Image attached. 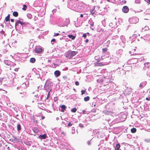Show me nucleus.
Instances as JSON below:
<instances>
[{
    "instance_id": "obj_1",
    "label": "nucleus",
    "mask_w": 150,
    "mask_h": 150,
    "mask_svg": "<svg viewBox=\"0 0 150 150\" xmlns=\"http://www.w3.org/2000/svg\"><path fill=\"white\" fill-rule=\"evenodd\" d=\"M78 52L77 51H71V50H69L65 53V56L67 58L71 59L77 54Z\"/></svg>"
},
{
    "instance_id": "obj_2",
    "label": "nucleus",
    "mask_w": 150,
    "mask_h": 150,
    "mask_svg": "<svg viewBox=\"0 0 150 150\" xmlns=\"http://www.w3.org/2000/svg\"><path fill=\"white\" fill-rule=\"evenodd\" d=\"M43 49L42 47H37L35 49V53L38 54H40L42 52Z\"/></svg>"
},
{
    "instance_id": "obj_3",
    "label": "nucleus",
    "mask_w": 150,
    "mask_h": 150,
    "mask_svg": "<svg viewBox=\"0 0 150 150\" xmlns=\"http://www.w3.org/2000/svg\"><path fill=\"white\" fill-rule=\"evenodd\" d=\"M129 10V8L127 6H125L123 7L122 8V11L123 12L125 13H127Z\"/></svg>"
},
{
    "instance_id": "obj_4",
    "label": "nucleus",
    "mask_w": 150,
    "mask_h": 150,
    "mask_svg": "<svg viewBox=\"0 0 150 150\" xmlns=\"http://www.w3.org/2000/svg\"><path fill=\"white\" fill-rule=\"evenodd\" d=\"M61 74L60 71L59 70H56L55 71L54 74L56 77H57L59 76Z\"/></svg>"
},
{
    "instance_id": "obj_5",
    "label": "nucleus",
    "mask_w": 150,
    "mask_h": 150,
    "mask_svg": "<svg viewBox=\"0 0 150 150\" xmlns=\"http://www.w3.org/2000/svg\"><path fill=\"white\" fill-rule=\"evenodd\" d=\"M19 24H21V25H23L24 24V23L23 22H22L20 21H16L15 23V26L18 25Z\"/></svg>"
},
{
    "instance_id": "obj_6",
    "label": "nucleus",
    "mask_w": 150,
    "mask_h": 150,
    "mask_svg": "<svg viewBox=\"0 0 150 150\" xmlns=\"http://www.w3.org/2000/svg\"><path fill=\"white\" fill-rule=\"evenodd\" d=\"M60 107L62 108L61 110V112H64L66 109V106L64 105H60Z\"/></svg>"
},
{
    "instance_id": "obj_7",
    "label": "nucleus",
    "mask_w": 150,
    "mask_h": 150,
    "mask_svg": "<svg viewBox=\"0 0 150 150\" xmlns=\"http://www.w3.org/2000/svg\"><path fill=\"white\" fill-rule=\"evenodd\" d=\"M46 137L47 135L45 134L43 135H40L39 137L40 139H45L46 138Z\"/></svg>"
},
{
    "instance_id": "obj_8",
    "label": "nucleus",
    "mask_w": 150,
    "mask_h": 150,
    "mask_svg": "<svg viewBox=\"0 0 150 150\" xmlns=\"http://www.w3.org/2000/svg\"><path fill=\"white\" fill-rule=\"evenodd\" d=\"M120 147V144L119 143H118V144H117L116 146H115V150H119Z\"/></svg>"
},
{
    "instance_id": "obj_9",
    "label": "nucleus",
    "mask_w": 150,
    "mask_h": 150,
    "mask_svg": "<svg viewBox=\"0 0 150 150\" xmlns=\"http://www.w3.org/2000/svg\"><path fill=\"white\" fill-rule=\"evenodd\" d=\"M10 15L8 14L7 17H6L5 18V20L6 22L10 20Z\"/></svg>"
},
{
    "instance_id": "obj_10",
    "label": "nucleus",
    "mask_w": 150,
    "mask_h": 150,
    "mask_svg": "<svg viewBox=\"0 0 150 150\" xmlns=\"http://www.w3.org/2000/svg\"><path fill=\"white\" fill-rule=\"evenodd\" d=\"M13 16L15 17H17L18 15V13L17 11H14L13 13Z\"/></svg>"
},
{
    "instance_id": "obj_11",
    "label": "nucleus",
    "mask_w": 150,
    "mask_h": 150,
    "mask_svg": "<svg viewBox=\"0 0 150 150\" xmlns=\"http://www.w3.org/2000/svg\"><path fill=\"white\" fill-rule=\"evenodd\" d=\"M68 36L69 38H71V39L72 40H74L75 39V37L74 36H73L72 35H69Z\"/></svg>"
},
{
    "instance_id": "obj_12",
    "label": "nucleus",
    "mask_w": 150,
    "mask_h": 150,
    "mask_svg": "<svg viewBox=\"0 0 150 150\" xmlns=\"http://www.w3.org/2000/svg\"><path fill=\"white\" fill-rule=\"evenodd\" d=\"M131 131L132 133H134L137 131V129L134 128H132L131 129Z\"/></svg>"
},
{
    "instance_id": "obj_13",
    "label": "nucleus",
    "mask_w": 150,
    "mask_h": 150,
    "mask_svg": "<svg viewBox=\"0 0 150 150\" xmlns=\"http://www.w3.org/2000/svg\"><path fill=\"white\" fill-rule=\"evenodd\" d=\"M35 62V59L34 58H31L30 59V62L32 63H34Z\"/></svg>"
},
{
    "instance_id": "obj_14",
    "label": "nucleus",
    "mask_w": 150,
    "mask_h": 150,
    "mask_svg": "<svg viewBox=\"0 0 150 150\" xmlns=\"http://www.w3.org/2000/svg\"><path fill=\"white\" fill-rule=\"evenodd\" d=\"M17 129L18 131H19L21 129V125L20 124L18 125L17 127Z\"/></svg>"
},
{
    "instance_id": "obj_15",
    "label": "nucleus",
    "mask_w": 150,
    "mask_h": 150,
    "mask_svg": "<svg viewBox=\"0 0 150 150\" xmlns=\"http://www.w3.org/2000/svg\"><path fill=\"white\" fill-rule=\"evenodd\" d=\"M90 99V97L88 96H87L84 98V100L85 101H88Z\"/></svg>"
},
{
    "instance_id": "obj_16",
    "label": "nucleus",
    "mask_w": 150,
    "mask_h": 150,
    "mask_svg": "<svg viewBox=\"0 0 150 150\" xmlns=\"http://www.w3.org/2000/svg\"><path fill=\"white\" fill-rule=\"evenodd\" d=\"M21 88H24V89H25L26 88V85L25 83L23 84L21 86Z\"/></svg>"
},
{
    "instance_id": "obj_17",
    "label": "nucleus",
    "mask_w": 150,
    "mask_h": 150,
    "mask_svg": "<svg viewBox=\"0 0 150 150\" xmlns=\"http://www.w3.org/2000/svg\"><path fill=\"white\" fill-rule=\"evenodd\" d=\"M77 110V109L76 108H74L71 110V112H75Z\"/></svg>"
},
{
    "instance_id": "obj_18",
    "label": "nucleus",
    "mask_w": 150,
    "mask_h": 150,
    "mask_svg": "<svg viewBox=\"0 0 150 150\" xmlns=\"http://www.w3.org/2000/svg\"><path fill=\"white\" fill-rule=\"evenodd\" d=\"M27 8V6H26L25 5H23V7L22 8V9L23 11H25L26 10V9Z\"/></svg>"
},
{
    "instance_id": "obj_19",
    "label": "nucleus",
    "mask_w": 150,
    "mask_h": 150,
    "mask_svg": "<svg viewBox=\"0 0 150 150\" xmlns=\"http://www.w3.org/2000/svg\"><path fill=\"white\" fill-rule=\"evenodd\" d=\"M4 145L3 142L2 140L0 141V147L2 146L3 145Z\"/></svg>"
},
{
    "instance_id": "obj_20",
    "label": "nucleus",
    "mask_w": 150,
    "mask_h": 150,
    "mask_svg": "<svg viewBox=\"0 0 150 150\" xmlns=\"http://www.w3.org/2000/svg\"><path fill=\"white\" fill-rule=\"evenodd\" d=\"M108 50V49L107 48H103L102 49V52L103 53H105Z\"/></svg>"
},
{
    "instance_id": "obj_21",
    "label": "nucleus",
    "mask_w": 150,
    "mask_h": 150,
    "mask_svg": "<svg viewBox=\"0 0 150 150\" xmlns=\"http://www.w3.org/2000/svg\"><path fill=\"white\" fill-rule=\"evenodd\" d=\"M97 65L100 66H102L103 65V64L101 62L98 63L97 64Z\"/></svg>"
},
{
    "instance_id": "obj_22",
    "label": "nucleus",
    "mask_w": 150,
    "mask_h": 150,
    "mask_svg": "<svg viewBox=\"0 0 150 150\" xmlns=\"http://www.w3.org/2000/svg\"><path fill=\"white\" fill-rule=\"evenodd\" d=\"M86 92V91L84 90H82L81 91V95H83V94H84Z\"/></svg>"
},
{
    "instance_id": "obj_23",
    "label": "nucleus",
    "mask_w": 150,
    "mask_h": 150,
    "mask_svg": "<svg viewBox=\"0 0 150 150\" xmlns=\"http://www.w3.org/2000/svg\"><path fill=\"white\" fill-rule=\"evenodd\" d=\"M3 79L1 78H0V85L2 84V81L3 80Z\"/></svg>"
},
{
    "instance_id": "obj_24",
    "label": "nucleus",
    "mask_w": 150,
    "mask_h": 150,
    "mask_svg": "<svg viewBox=\"0 0 150 150\" xmlns=\"http://www.w3.org/2000/svg\"><path fill=\"white\" fill-rule=\"evenodd\" d=\"M75 85L76 86H79V83L78 81H76L75 82Z\"/></svg>"
},
{
    "instance_id": "obj_25",
    "label": "nucleus",
    "mask_w": 150,
    "mask_h": 150,
    "mask_svg": "<svg viewBox=\"0 0 150 150\" xmlns=\"http://www.w3.org/2000/svg\"><path fill=\"white\" fill-rule=\"evenodd\" d=\"M6 147H4L5 148H6L8 149V150H10V147L7 145H5Z\"/></svg>"
},
{
    "instance_id": "obj_26",
    "label": "nucleus",
    "mask_w": 150,
    "mask_h": 150,
    "mask_svg": "<svg viewBox=\"0 0 150 150\" xmlns=\"http://www.w3.org/2000/svg\"><path fill=\"white\" fill-rule=\"evenodd\" d=\"M91 13L92 15H93L94 13V11L93 10L91 11Z\"/></svg>"
},
{
    "instance_id": "obj_27",
    "label": "nucleus",
    "mask_w": 150,
    "mask_h": 150,
    "mask_svg": "<svg viewBox=\"0 0 150 150\" xmlns=\"http://www.w3.org/2000/svg\"><path fill=\"white\" fill-rule=\"evenodd\" d=\"M79 126L81 127H84L83 125L81 124H79Z\"/></svg>"
},
{
    "instance_id": "obj_28",
    "label": "nucleus",
    "mask_w": 150,
    "mask_h": 150,
    "mask_svg": "<svg viewBox=\"0 0 150 150\" xmlns=\"http://www.w3.org/2000/svg\"><path fill=\"white\" fill-rule=\"evenodd\" d=\"M72 125V124L71 123V122H69L68 123V126H71Z\"/></svg>"
},
{
    "instance_id": "obj_29",
    "label": "nucleus",
    "mask_w": 150,
    "mask_h": 150,
    "mask_svg": "<svg viewBox=\"0 0 150 150\" xmlns=\"http://www.w3.org/2000/svg\"><path fill=\"white\" fill-rule=\"evenodd\" d=\"M59 35V33H55L54 35V36H57Z\"/></svg>"
},
{
    "instance_id": "obj_30",
    "label": "nucleus",
    "mask_w": 150,
    "mask_h": 150,
    "mask_svg": "<svg viewBox=\"0 0 150 150\" xmlns=\"http://www.w3.org/2000/svg\"><path fill=\"white\" fill-rule=\"evenodd\" d=\"M146 1L149 4H150V0H146Z\"/></svg>"
},
{
    "instance_id": "obj_31",
    "label": "nucleus",
    "mask_w": 150,
    "mask_h": 150,
    "mask_svg": "<svg viewBox=\"0 0 150 150\" xmlns=\"http://www.w3.org/2000/svg\"><path fill=\"white\" fill-rule=\"evenodd\" d=\"M83 37L84 38H85L86 37V34L84 33L83 34Z\"/></svg>"
},
{
    "instance_id": "obj_32",
    "label": "nucleus",
    "mask_w": 150,
    "mask_h": 150,
    "mask_svg": "<svg viewBox=\"0 0 150 150\" xmlns=\"http://www.w3.org/2000/svg\"><path fill=\"white\" fill-rule=\"evenodd\" d=\"M61 134H62L64 136H65L66 134V133L63 132H62Z\"/></svg>"
},
{
    "instance_id": "obj_33",
    "label": "nucleus",
    "mask_w": 150,
    "mask_h": 150,
    "mask_svg": "<svg viewBox=\"0 0 150 150\" xmlns=\"http://www.w3.org/2000/svg\"><path fill=\"white\" fill-rule=\"evenodd\" d=\"M18 69H19V68H15L14 69L15 71H18Z\"/></svg>"
},
{
    "instance_id": "obj_34",
    "label": "nucleus",
    "mask_w": 150,
    "mask_h": 150,
    "mask_svg": "<svg viewBox=\"0 0 150 150\" xmlns=\"http://www.w3.org/2000/svg\"><path fill=\"white\" fill-rule=\"evenodd\" d=\"M146 99L147 100L149 101L150 100V97L149 98L146 97Z\"/></svg>"
},
{
    "instance_id": "obj_35",
    "label": "nucleus",
    "mask_w": 150,
    "mask_h": 150,
    "mask_svg": "<svg viewBox=\"0 0 150 150\" xmlns=\"http://www.w3.org/2000/svg\"><path fill=\"white\" fill-rule=\"evenodd\" d=\"M49 94H50V92H49L48 93V95H47V97L46 98V99H48V97L49 96Z\"/></svg>"
},
{
    "instance_id": "obj_36",
    "label": "nucleus",
    "mask_w": 150,
    "mask_h": 150,
    "mask_svg": "<svg viewBox=\"0 0 150 150\" xmlns=\"http://www.w3.org/2000/svg\"><path fill=\"white\" fill-rule=\"evenodd\" d=\"M55 39H54V38H53V39H52V40H51V42H54V41H55Z\"/></svg>"
},
{
    "instance_id": "obj_37",
    "label": "nucleus",
    "mask_w": 150,
    "mask_h": 150,
    "mask_svg": "<svg viewBox=\"0 0 150 150\" xmlns=\"http://www.w3.org/2000/svg\"><path fill=\"white\" fill-rule=\"evenodd\" d=\"M89 41V40L88 39H86L85 41V42L87 43Z\"/></svg>"
},
{
    "instance_id": "obj_38",
    "label": "nucleus",
    "mask_w": 150,
    "mask_h": 150,
    "mask_svg": "<svg viewBox=\"0 0 150 150\" xmlns=\"http://www.w3.org/2000/svg\"><path fill=\"white\" fill-rule=\"evenodd\" d=\"M11 22H14V19H11Z\"/></svg>"
},
{
    "instance_id": "obj_39",
    "label": "nucleus",
    "mask_w": 150,
    "mask_h": 150,
    "mask_svg": "<svg viewBox=\"0 0 150 150\" xmlns=\"http://www.w3.org/2000/svg\"><path fill=\"white\" fill-rule=\"evenodd\" d=\"M80 17L81 18H83V15L82 14H81L80 15Z\"/></svg>"
},
{
    "instance_id": "obj_40",
    "label": "nucleus",
    "mask_w": 150,
    "mask_h": 150,
    "mask_svg": "<svg viewBox=\"0 0 150 150\" xmlns=\"http://www.w3.org/2000/svg\"><path fill=\"white\" fill-rule=\"evenodd\" d=\"M139 87L141 88L142 87V85L141 84H140L139 85Z\"/></svg>"
},
{
    "instance_id": "obj_41",
    "label": "nucleus",
    "mask_w": 150,
    "mask_h": 150,
    "mask_svg": "<svg viewBox=\"0 0 150 150\" xmlns=\"http://www.w3.org/2000/svg\"><path fill=\"white\" fill-rule=\"evenodd\" d=\"M86 112V110H83V114H85V112Z\"/></svg>"
},
{
    "instance_id": "obj_42",
    "label": "nucleus",
    "mask_w": 150,
    "mask_h": 150,
    "mask_svg": "<svg viewBox=\"0 0 150 150\" xmlns=\"http://www.w3.org/2000/svg\"><path fill=\"white\" fill-rule=\"evenodd\" d=\"M45 118V116H42V120H43V119H44Z\"/></svg>"
},
{
    "instance_id": "obj_43",
    "label": "nucleus",
    "mask_w": 150,
    "mask_h": 150,
    "mask_svg": "<svg viewBox=\"0 0 150 150\" xmlns=\"http://www.w3.org/2000/svg\"><path fill=\"white\" fill-rule=\"evenodd\" d=\"M88 145H90V144H91L90 142V141L88 142Z\"/></svg>"
},
{
    "instance_id": "obj_44",
    "label": "nucleus",
    "mask_w": 150,
    "mask_h": 150,
    "mask_svg": "<svg viewBox=\"0 0 150 150\" xmlns=\"http://www.w3.org/2000/svg\"><path fill=\"white\" fill-rule=\"evenodd\" d=\"M123 1V2L125 4L126 2V1Z\"/></svg>"
},
{
    "instance_id": "obj_45",
    "label": "nucleus",
    "mask_w": 150,
    "mask_h": 150,
    "mask_svg": "<svg viewBox=\"0 0 150 150\" xmlns=\"http://www.w3.org/2000/svg\"><path fill=\"white\" fill-rule=\"evenodd\" d=\"M136 49H134V51H136Z\"/></svg>"
},
{
    "instance_id": "obj_46",
    "label": "nucleus",
    "mask_w": 150,
    "mask_h": 150,
    "mask_svg": "<svg viewBox=\"0 0 150 150\" xmlns=\"http://www.w3.org/2000/svg\"><path fill=\"white\" fill-rule=\"evenodd\" d=\"M50 62V61L49 60H48V62Z\"/></svg>"
},
{
    "instance_id": "obj_47",
    "label": "nucleus",
    "mask_w": 150,
    "mask_h": 150,
    "mask_svg": "<svg viewBox=\"0 0 150 150\" xmlns=\"http://www.w3.org/2000/svg\"><path fill=\"white\" fill-rule=\"evenodd\" d=\"M1 117V115H0V117Z\"/></svg>"
},
{
    "instance_id": "obj_48",
    "label": "nucleus",
    "mask_w": 150,
    "mask_h": 150,
    "mask_svg": "<svg viewBox=\"0 0 150 150\" xmlns=\"http://www.w3.org/2000/svg\"><path fill=\"white\" fill-rule=\"evenodd\" d=\"M150 10V9H148L147 10Z\"/></svg>"
},
{
    "instance_id": "obj_49",
    "label": "nucleus",
    "mask_w": 150,
    "mask_h": 150,
    "mask_svg": "<svg viewBox=\"0 0 150 150\" xmlns=\"http://www.w3.org/2000/svg\"><path fill=\"white\" fill-rule=\"evenodd\" d=\"M87 34H89V33H88Z\"/></svg>"
},
{
    "instance_id": "obj_50",
    "label": "nucleus",
    "mask_w": 150,
    "mask_h": 150,
    "mask_svg": "<svg viewBox=\"0 0 150 150\" xmlns=\"http://www.w3.org/2000/svg\"><path fill=\"white\" fill-rule=\"evenodd\" d=\"M136 53H135L134 54H133V55H136Z\"/></svg>"
},
{
    "instance_id": "obj_51",
    "label": "nucleus",
    "mask_w": 150,
    "mask_h": 150,
    "mask_svg": "<svg viewBox=\"0 0 150 150\" xmlns=\"http://www.w3.org/2000/svg\"><path fill=\"white\" fill-rule=\"evenodd\" d=\"M129 52V53H130H130H131V52Z\"/></svg>"
},
{
    "instance_id": "obj_52",
    "label": "nucleus",
    "mask_w": 150,
    "mask_h": 150,
    "mask_svg": "<svg viewBox=\"0 0 150 150\" xmlns=\"http://www.w3.org/2000/svg\"><path fill=\"white\" fill-rule=\"evenodd\" d=\"M149 93H150V90L149 91Z\"/></svg>"
},
{
    "instance_id": "obj_53",
    "label": "nucleus",
    "mask_w": 150,
    "mask_h": 150,
    "mask_svg": "<svg viewBox=\"0 0 150 150\" xmlns=\"http://www.w3.org/2000/svg\"><path fill=\"white\" fill-rule=\"evenodd\" d=\"M137 1V0H136L135 1H136H136Z\"/></svg>"
}]
</instances>
